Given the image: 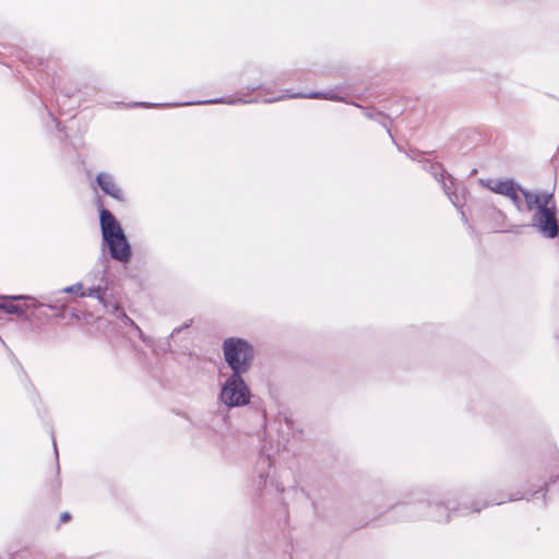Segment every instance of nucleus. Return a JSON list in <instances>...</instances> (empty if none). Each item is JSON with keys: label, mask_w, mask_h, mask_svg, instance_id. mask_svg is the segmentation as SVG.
Wrapping results in <instances>:
<instances>
[{"label": "nucleus", "mask_w": 559, "mask_h": 559, "mask_svg": "<svg viewBox=\"0 0 559 559\" xmlns=\"http://www.w3.org/2000/svg\"><path fill=\"white\" fill-rule=\"evenodd\" d=\"M479 183L495 193L509 198L519 211L524 210V199L525 209L535 212L533 226L547 238H555L558 235L557 206L552 193L523 190L511 179H480Z\"/></svg>", "instance_id": "nucleus-1"}, {"label": "nucleus", "mask_w": 559, "mask_h": 559, "mask_svg": "<svg viewBox=\"0 0 559 559\" xmlns=\"http://www.w3.org/2000/svg\"><path fill=\"white\" fill-rule=\"evenodd\" d=\"M100 229L104 245L109 249L110 257L127 263L131 259V247L120 223L105 209L100 210Z\"/></svg>", "instance_id": "nucleus-2"}, {"label": "nucleus", "mask_w": 559, "mask_h": 559, "mask_svg": "<svg viewBox=\"0 0 559 559\" xmlns=\"http://www.w3.org/2000/svg\"><path fill=\"white\" fill-rule=\"evenodd\" d=\"M223 353L226 364L231 369V373H246L251 367L254 350L245 340L229 337L223 343Z\"/></svg>", "instance_id": "nucleus-3"}, {"label": "nucleus", "mask_w": 559, "mask_h": 559, "mask_svg": "<svg viewBox=\"0 0 559 559\" xmlns=\"http://www.w3.org/2000/svg\"><path fill=\"white\" fill-rule=\"evenodd\" d=\"M218 400L228 408L242 407L250 403L251 392L241 373H230L221 385Z\"/></svg>", "instance_id": "nucleus-4"}, {"label": "nucleus", "mask_w": 559, "mask_h": 559, "mask_svg": "<svg viewBox=\"0 0 559 559\" xmlns=\"http://www.w3.org/2000/svg\"><path fill=\"white\" fill-rule=\"evenodd\" d=\"M96 181L104 193L110 195L111 198L118 201H123V192L121 188L116 183L111 175L107 173H100L97 175Z\"/></svg>", "instance_id": "nucleus-5"}, {"label": "nucleus", "mask_w": 559, "mask_h": 559, "mask_svg": "<svg viewBox=\"0 0 559 559\" xmlns=\"http://www.w3.org/2000/svg\"><path fill=\"white\" fill-rule=\"evenodd\" d=\"M106 292L105 271L100 274L97 284H93L86 289L82 288L81 297H95L99 302H104V295Z\"/></svg>", "instance_id": "nucleus-6"}, {"label": "nucleus", "mask_w": 559, "mask_h": 559, "mask_svg": "<svg viewBox=\"0 0 559 559\" xmlns=\"http://www.w3.org/2000/svg\"><path fill=\"white\" fill-rule=\"evenodd\" d=\"M21 299H31V298L28 296H22V295L11 297V300H5L2 304H0V310H3L10 314L23 316L25 313V308L13 302V300H21Z\"/></svg>", "instance_id": "nucleus-7"}, {"label": "nucleus", "mask_w": 559, "mask_h": 559, "mask_svg": "<svg viewBox=\"0 0 559 559\" xmlns=\"http://www.w3.org/2000/svg\"><path fill=\"white\" fill-rule=\"evenodd\" d=\"M102 304L104 305V307L107 309V311H108L109 313H112V314H114V313H118V317H119V318L123 319L127 323H129V324L133 325V326L136 329V331L139 332L140 337H142V338L145 341V338H144V336H143V333H142V331L140 330V328L135 325V323L133 322V320H132V319H130V318L126 314V312H124L123 310H121V309H120V307H119L118 305H116V304H112V305H111V304H108L105 299H104V302H102Z\"/></svg>", "instance_id": "nucleus-8"}, {"label": "nucleus", "mask_w": 559, "mask_h": 559, "mask_svg": "<svg viewBox=\"0 0 559 559\" xmlns=\"http://www.w3.org/2000/svg\"><path fill=\"white\" fill-rule=\"evenodd\" d=\"M287 96L285 95H281L278 97H275L273 98V100H280V99H284L286 98ZM288 97L290 98H295V97H304V98H323V99H332V100H335L337 99V97L332 94V93H320V92H317V93H310V94H293V95H289Z\"/></svg>", "instance_id": "nucleus-9"}, {"label": "nucleus", "mask_w": 559, "mask_h": 559, "mask_svg": "<svg viewBox=\"0 0 559 559\" xmlns=\"http://www.w3.org/2000/svg\"><path fill=\"white\" fill-rule=\"evenodd\" d=\"M447 180H448L451 185H453V180H452V178H451L450 176L445 177L443 174H441L442 188H443L444 192L449 195L450 201H451L454 205H456V200H455L453 197H451L450 187H449V185H448Z\"/></svg>", "instance_id": "nucleus-10"}, {"label": "nucleus", "mask_w": 559, "mask_h": 559, "mask_svg": "<svg viewBox=\"0 0 559 559\" xmlns=\"http://www.w3.org/2000/svg\"><path fill=\"white\" fill-rule=\"evenodd\" d=\"M237 100L235 99H229V100H224V99H212V100H204V102H197L195 104H218V103H227V104H234L236 103ZM194 103H183V104H179L180 106H185V105H193Z\"/></svg>", "instance_id": "nucleus-11"}, {"label": "nucleus", "mask_w": 559, "mask_h": 559, "mask_svg": "<svg viewBox=\"0 0 559 559\" xmlns=\"http://www.w3.org/2000/svg\"><path fill=\"white\" fill-rule=\"evenodd\" d=\"M81 292H82V283H76L74 285L63 288V293H68V294L74 293V294H79L81 296Z\"/></svg>", "instance_id": "nucleus-12"}, {"label": "nucleus", "mask_w": 559, "mask_h": 559, "mask_svg": "<svg viewBox=\"0 0 559 559\" xmlns=\"http://www.w3.org/2000/svg\"><path fill=\"white\" fill-rule=\"evenodd\" d=\"M435 519H436L437 521H440V522H441V521H449L450 516H449V515H443V514H441V512H440L439 514H436V515H435Z\"/></svg>", "instance_id": "nucleus-13"}, {"label": "nucleus", "mask_w": 559, "mask_h": 559, "mask_svg": "<svg viewBox=\"0 0 559 559\" xmlns=\"http://www.w3.org/2000/svg\"><path fill=\"white\" fill-rule=\"evenodd\" d=\"M70 519V514L68 512H64L61 514V521L67 522Z\"/></svg>", "instance_id": "nucleus-14"}, {"label": "nucleus", "mask_w": 559, "mask_h": 559, "mask_svg": "<svg viewBox=\"0 0 559 559\" xmlns=\"http://www.w3.org/2000/svg\"><path fill=\"white\" fill-rule=\"evenodd\" d=\"M442 509H443V507H442V506H439V507H438V511H441Z\"/></svg>", "instance_id": "nucleus-15"}]
</instances>
